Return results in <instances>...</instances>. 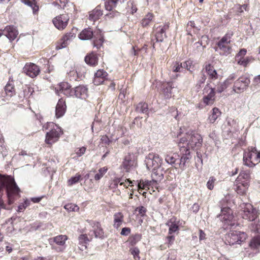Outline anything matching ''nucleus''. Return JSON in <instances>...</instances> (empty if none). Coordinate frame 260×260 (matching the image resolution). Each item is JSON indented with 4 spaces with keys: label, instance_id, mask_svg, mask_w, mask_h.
<instances>
[{
    "label": "nucleus",
    "instance_id": "nucleus-1",
    "mask_svg": "<svg viewBox=\"0 0 260 260\" xmlns=\"http://www.w3.org/2000/svg\"><path fill=\"white\" fill-rule=\"evenodd\" d=\"M4 188L6 189L9 203L12 204L14 202V197L19 196L20 189L13 178L0 174V190Z\"/></svg>",
    "mask_w": 260,
    "mask_h": 260
},
{
    "label": "nucleus",
    "instance_id": "nucleus-2",
    "mask_svg": "<svg viewBox=\"0 0 260 260\" xmlns=\"http://www.w3.org/2000/svg\"><path fill=\"white\" fill-rule=\"evenodd\" d=\"M202 141V137L199 134L194 132H188L180 139L178 146L186 147L189 150L190 149L201 147Z\"/></svg>",
    "mask_w": 260,
    "mask_h": 260
},
{
    "label": "nucleus",
    "instance_id": "nucleus-3",
    "mask_svg": "<svg viewBox=\"0 0 260 260\" xmlns=\"http://www.w3.org/2000/svg\"><path fill=\"white\" fill-rule=\"evenodd\" d=\"M43 128L49 129L46 134L45 143L49 145H52L58 141L60 137L63 134L61 127L53 122H47L44 124Z\"/></svg>",
    "mask_w": 260,
    "mask_h": 260
},
{
    "label": "nucleus",
    "instance_id": "nucleus-4",
    "mask_svg": "<svg viewBox=\"0 0 260 260\" xmlns=\"http://www.w3.org/2000/svg\"><path fill=\"white\" fill-rule=\"evenodd\" d=\"M71 86L67 83H63L59 86L61 93L67 95H74L76 98L85 99L88 95V89L84 85H79L73 89H70Z\"/></svg>",
    "mask_w": 260,
    "mask_h": 260
},
{
    "label": "nucleus",
    "instance_id": "nucleus-5",
    "mask_svg": "<svg viewBox=\"0 0 260 260\" xmlns=\"http://www.w3.org/2000/svg\"><path fill=\"white\" fill-rule=\"evenodd\" d=\"M243 160L245 166L254 167L260 162V151L255 147H249L244 152Z\"/></svg>",
    "mask_w": 260,
    "mask_h": 260
},
{
    "label": "nucleus",
    "instance_id": "nucleus-6",
    "mask_svg": "<svg viewBox=\"0 0 260 260\" xmlns=\"http://www.w3.org/2000/svg\"><path fill=\"white\" fill-rule=\"evenodd\" d=\"M242 217L249 221L255 220L258 216V211L249 203H243L241 205Z\"/></svg>",
    "mask_w": 260,
    "mask_h": 260
},
{
    "label": "nucleus",
    "instance_id": "nucleus-7",
    "mask_svg": "<svg viewBox=\"0 0 260 260\" xmlns=\"http://www.w3.org/2000/svg\"><path fill=\"white\" fill-rule=\"evenodd\" d=\"M247 238L246 234L240 231H232L225 236V240L229 245L235 244H240L244 242Z\"/></svg>",
    "mask_w": 260,
    "mask_h": 260
},
{
    "label": "nucleus",
    "instance_id": "nucleus-8",
    "mask_svg": "<svg viewBox=\"0 0 260 260\" xmlns=\"http://www.w3.org/2000/svg\"><path fill=\"white\" fill-rule=\"evenodd\" d=\"M145 161L147 169L153 170L160 167L162 159L157 154L150 153L146 157Z\"/></svg>",
    "mask_w": 260,
    "mask_h": 260
},
{
    "label": "nucleus",
    "instance_id": "nucleus-9",
    "mask_svg": "<svg viewBox=\"0 0 260 260\" xmlns=\"http://www.w3.org/2000/svg\"><path fill=\"white\" fill-rule=\"evenodd\" d=\"M92 226V230L90 231L88 234L90 239H92L93 237L96 238L103 239L105 237V235L103 230L101 226V224L98 222L93 221H87Z\"/></svg>",
    "mask_w": 260,
    "mask_h": 260
},
{
    "label": "nucleus",
    "instance_id": "nucleus-10",
    "mask_svg": "<svg viewBox=\"0 0 260 260\" xmlns=\"http://www.w3.org/2000/svg\"><path fill=\"white\" fill-rule=\"evenodd\" d=\"M250 84V80L246 77H241L234 83L233 90L237 93L243 92Z\"/></svg>",
    "mask_w": 260,
    "mask_h": 260
},
{
    "label": "nucleus",
    "instance_id": "nucleus-11",
    "mask_svg": "<svg viewBox=\"0 0 260 260\" xmlns=\"http://www.w3.org/2000/svg\"><path fill=\"white\" fill-rule=\"evenodd\" d=\"M203 93L205 94L203 99L204 104L206 106L212 105L215 100L214 89L209 85H207L204 89Z\"/></svg>",
    "mask_w": 260,
    "mask_h": 260
},
{
    "label": "nucleus",
    "instance_id": "nucleus-12",
    "mask_svg": "<svg viewBox=\"0 0 260 260\" xmlns=\"http://www.w3.org/2000/svg\"><path fill=\"white\" fill-rule=\"evenodd\" d=\"M69 16L67 14H63L54 18L52 21L54 26L59 30L63 29L68 25Z\"/></svg>",
    "mask_w": 260,
    "mask_h": 260
},
{
    "label": "nucleus",
    "instance_id": "nucleus-13",
    "mask_svg": "<svg viewBox=\"0 0 260 260\" xmlns=\"http://www.w3.org/2000/svg\"><path fill=\"white\" fill-rule=\"evenodd\" d=\"M219 219L225 224H231L230 223L234 218L233 211L229 207H224L221 209V213L218 216Z\"/></svg>",
    "mask_w": 260,
    "mask_h": 260
},
{
    "label": "nucleus",
    "instance_id": "nucleus-14",
    "mask_svg": "<svg viewBox=\"0 0 260 260\" xmlns=\"http://www.w3.org/2000/svg\"><path fill=\"white\" fill-rule=\"evenodd\" d=\"M180 148V151L182 156H181L180 159V168L182 170H184L186 167V164H188L189 161V159L191 158V156L190 154V151L188 150V148L186 147H179Z\"/></svg>",
    "mask_w": 260,
    "mask_h": 260
},
{
    "label": "nucleus",
    "instance_id": "nucleus-15",
    "mask_svg": "<svg viewBox=\"0 0 260 260\" xmlns=\"http://www.w3.org/2000/svg\"><path fill=\"white\" fill-rule=\"evenodd\" d=\"M23 71L26 75L34 78L36 77L40 73V68L36 64L30 63L25 64Z\"/></svg>",
    "mask_w": 260,
    "mask_h": 260
},
{
    "label": "nucleus",
    "instance_id": "nucleus-16",
    "mask_svg": "<svg viewBox=\"0 0 260 260\" xmlns=\"http://www.w3.org/2000/svg\"><path fill=\"white\" fill-rule=\"evenodd\" d=\"M176 87V85L173 82H168L163 84L161 92L165 98L167 99H170L173 93L172 90Z\"/></svg>",
    "mask_w": 260,
    "mask_h": 260
},
{
    "label": "nucleus",
    "instance_id": "nucleus-17",
    "mask_svg": "<svg viewBox=\"0 0 260 260\" xmlns=\"http://www.w3.org/2000/svg\"><path fill=\"white\" fill-rule=\"evenodd\" d=\"M66 110V105L65 101L62 99H60L59 100L57 105L56 106L55 110V115L56 117L58 118L62 116Z\"/></svg>",
    "mask_w": 260,
    "mask_h": 260
},
{
    "label": "nucleus",
    "instance_id": "nucleus-18",
    "mask_svg": "<svg viewBox=\"0 0 260 260\" xmlns=\"http://www.w3.org/2000/svg\"><path fill=\"white\" fill-rule=\"evenodd\" d=\"M169 27L168 24H165L162 27H159L157 28V30L155 35V39L156 42H162L166 37V31Z\"/></svg>",
    "mask_w": 260,
    "mask_h": 260
},
{
    "label": "nucleus",
    "instance_id": "nucleus-19",
    "mask_svg": "<svg viewBox=\"0 0 260 260\" xmlns=\"http://www.w3.org/2000/svg\"><path fill=\"white\" fill-rule=\"evenodd\" d=\"M235 185L236 186L235 190L238 194H244L246 193L247 189L248 187V182L246 181L244 182H235Z\"/></svg>",
    "mask_w": 260,
    "mask_h": 260
},
{
    "label": "nucleus",
    "instance_id": "nucleus-20",
    "mask_svg": "<svg viewBox=\"0 0 260 260\" xmlns=\"http://www.w3.org/2000/svg\"><path fill=\"white\" fill-rule=\"evenodd\" d=\"M166 225L169 226V234L171 235L172 233H175L179 230L178 222L176 221V218L174 217L171 218L166 223Z\"/></svg>",
    "mask_w": 260,
    "mask_h": 260
},
{
    "label": "nucleus",
    "instance_id": "nucleus-21",
    "mask_svg": "<svg viewBox=\"0 0 260 260\" xmlns=\"http://www.w3.org/2000/svg\"><path fill=\"white\" fill-rule=\"evenodd\" d=\"M92 239H90V237L88 238L86 234H81L78 237L79 249L83 251L87 248L86 244L89 242Z\"/></svg>",
    "mask_w": 260,
    "mask_h": 260
},
{
    "label": "nucleus",
    "instance_id": "nucleus-22",
    "mask_svg": "<svg viewBox=\"0 0 260 260\" xmlns=\"http://www.w3.org/2000/svg\"><path fill=\"white\" fill-rule=\"evenodd\" d=\"M218 48L216 51H219L220 54L222 55H227L231 53V48L229 44L218 43Z\"/></svg>",
    "mask_w": 260,
    "mask_h": 260
},
{
    "label": "nucleus",
    "instance_id": "nucleus-23",
    "mask_svg": "<svg viewBox=\"0 0 260 260\" xmlns=\"http://www.w3.org/2000/svg\"><path fill=\"white\" fill-rule=\"evenodd\" d=\"M93 36V32L90 28H85L79 35V38L82 40L91 39Z\"/></svg>",
    "mask_w": 260,
    "mask_h": 260
},
{
    "label": "nucleus",
    "instance_id": "nucleus-24",
    "mask_svg": "<svg viewBox=\"0 0 260 260\" xmlns=\"http://www.w3.org/2000/svg\"><path fill=\"white\" fill-rule=\"evenodd\" d=\"M98 57L96 54L91 53L85 57V61L86 63L91 66H95L98 64Z\"/></svg>",
    "mask_w": 260,
    "mask_h": 260
},
{
    "label": "nucleus",
    "instance_id": "nucleus-25",
    "mask_svg": "<svg viewBox=\"0 0 260 260\" xmlns=\"http://www.w3.org/2000/svg\"><path fill=\"white\" fill-rule=\"evenodd\" d=\"M75 37V35L72 32L67 33L63 37L60 46H57V49H61L65 48L68 44V41L71 40L73 38Z\"/></svg>",
    "mask_w": 260,
    "mask_h": 260
},
{
    "label": "nucleus",
    "instance_id": "nucleus-26",
    "mask_svg": "<svg viewBox=\"0 0 260 260\" xmlns=\"http://www.w3.org/2000/svg\"><path fill=\"white\" fill-rule=\"evenodd\" d=\"M68 240V237L66 235H60L54 237L50 240V242L52 240L57 245L63 246L66 241Z\"/></svg>",
    "mask_w": 260,
    "mask_h": 260
},
{
    "label": "nucleus",
    "instance_id": "nucleus-27",
    "mask_svg": "<svg viewBox=\"0 0 260 260\" xmlns=\"http://www.w3.org/2000/svg\"><path fill=\"white\" fill-rule=\"evenodd\" d=\"M103 14L102 11L101 9L96 7L93 11L90 12L89 16V20L95 21V20L99 19L100 17L102 16Z\"/></svg>",
    "mask_w": 260,
    "mask_h": 260
},
{
    "label": "nucleus",
    "instance_id": "nucleus-28",
    "mask_svg": "<svg viewBox=\"0 0 260 260\" xmlns=\"http://www.w3.org/2000/svg\"><path fill=\"white\" fill-rule=\"evenodd\" d=\"M205 70L209 76L210 78L212 79H216L217 74L216 70L210 64H206L205 66Z\"/></svg>",
    "mask_w": 260,
    "mask_h": 260
},
{
    "label": "nucleus",
    "instance_id": "nucleus-29",
    "mask_svg": "<svg viewBox=\"0 0 260 260\" xmlns=\"http://www.w3.org/2000/svg\"><path fill=\"white\" fill-rule=\"evenodd\" d=\"M134 162L131 159L129 156H126L123 161L122 166L126 172H128L131 168L133 166Z\"/></svg>",
    "mask_w": 260,
    "mask_h": 260
},
{
    "label": "nucleus",
    "instance_id": "nucleus-30",
    "mask_svg": "<svg viewBox=\"0 0 260 260\" xmlns=\"http://www.w3.org/2000/svg\"><path fill=\"white\" fill-rule=\"evenodd\" d=\"M221 112L217 108H214L212 109V113L209 117V120L210 122L213 123L217 118L220 115Z\"/></svg>",
    "mask_w": 260,
    "mask_h": 260
},
{
    "label": "nucleus",
    "instance_id": "nucleus-31",
    "mask_svg": "<svg viewBox=\"0 0 260 260\" xmlns=\"http://www.w3.org/2000/svg\"><path fill=\"white\" fill-rule=\"evenodd\" d=\"M136 110L138 112L147 114L148 112V105L145 103H140L137 105Z\"/></svg>",
    "mask_w": 260,
    "mask_h": 260
},
{
    "label": "nucleus",
    "instance_id": "nucleus-32",
    "mask_svg": "<svg viewBox=\"0 0 260 260\" xmlns=\"http://www.w3.org/2000/svg\"><path fill=\"white\" fill-rule=\"evenodd\" d=\"M250 178V175L249 173L246 171H243L240 173L238 177L237 178L236 182H244L246 181L248 182V179Z\"/></svg>",
    "mask_w": 260,
    "mask_h": 260
},
{
    "label": "nucleus",
    "instance_id": "nucleus-33",
    "mask_svg": "<svg viewBox=\"0 0 260 260\" xmlns=\"http://www.w3.org/2000/svg\"><path fill=\"white\" fill-rule=\"evenodd\" d=\"M6 94L10 96H12L15 93L14 85L12 83L9 82L5 87Z\"/></svg>",
    "mask_w": 260,
    "mask_h": 260
},
{
    "label": "nucleus",
    "instance_id": "nucleus-34",
    "mask_svg": "<svg viewBox=\"0 0 260 260\" xmlns=\"http://www.w3.org/2000/svg\"><path fill=\"white\" fill-rule=\"evenodd\" d=\"M156 169L152 170V173L151 174V177L153 179V181L157 183V182L161 181L163 178V175L162 173H158Z\"/></svg>",
    "mask_w": 260,
    "mask_h": 260
},
{
    "label": "nucleus",
    "instance_id": "nucleus-35",
    "mask_svg": "<svg viewBox=\"0 0 260 260\" xmlns=\"http://www.w3.org/2000/svg\"><path fill=\"white\" fill-rule=\"evenodd\" d=\"M253 60V58L250 56H247L243 57L241 59H238V60L236 61L238 64L242 66L243 67H246L250 62Z\"/></svg>",
    "mask_w": 260,
    "mask_h": 260
},
{
    "label": "nucleus",
    "instance_id": "nucleus-36",
    "mask_svg": "<svg viewBox=\"0 0 260 260\" xmlns=\"http://www.w3.org/2000/svg\"><path fill=\"white\" fill-rule=\"evenodd\" d=\"M179 155L177 153L168 154L166 157L165 160L168 164H173L175 162L176 160L179 158Z\"/></svg>",
    "mask_w": 260,
    "mask_h": 260
},
{
    "label": "nucleus",
    "instance_id": "nucleus-37",
    "mask_svg": "<svg viewBox=\"0 0 260 260\" xmlns=\"http://www.w3.org/2000/svg\"><path fill=\"white\" fill-rule=\"evenodd\" d=\"M233 35L232 31L228 32L220 40L218 43L221 44H230L231 39Z\"/></svg>",
    "mask_w": 260,
    "mask_h": 260
},
{
    "label": "nucleus",
    "instance_id": "nucleus-38",
    "mask_svg": "<svg viewBox=\"0 0 260 260\" xmlns=\"http://www.w3.org/2000/svg\"><path fill=\"white\" fill-rule=\"evenodd\" d=\"M249 246L253 249L260 246V236L253 238L249 243Z\"/></svg>",
    "mask_w": 260,
    "mask_h": 260
},
{
    "label": "nucleus",
    "instance_id": "nucleus-39",
    "mask_svg": "<svg viewBox=\"0 0 260 260\" xmlns=\"http://www.w3.org/2000/svg\"><path fill=\"white\" fill-rule=\"evenodd\" d=\"M153 15L151 13L147 14L145 17L142 20L141 24L143 26H147L152 20Z\"/></svg>",
    "mask_w": 260,
    "mask_h": 260
},
{
    "label": "nucleus",
    "instance_id": "nucleus-40",
    "mask_svg": "<svg viewBox=\"0 0 260 260\" xmlns=\"http://www.w3.org/2000/svg\"><path fill=\"white\" fill-rule=\"evenodd\" d=\"M24 3L31 8L34 14L38 12L39 7L36 5L35 0H24Z\"/></svg>",
    "mask_w": 260,
    "mask_h": 260
},
{
    "label": "nucleus",
    "instance_id": "nucleus-41",
    "mask_svg": "<svg viewBox=\"0 0 260 260\" xmlns=\"http://www.w3.org/2000/svg\"><path fill=\"white\" fill-rule=\"evenodd\" d=\"M123 180L124 179H122V178H116V179H115V181H114V182H115V186L116 185H117V184L118 183L120 184V185H123V186L124 187H127V185L128 184V185H129L130 184L132 183L133 182L131 181V180H129V179H127V181H126V180H125V182H123ZM116 191L115 190V192Z\"/></svg>",
    "mask_w": 260,
    "mask_h": 260
},
{
    "label": "nucleus",
    "instance_id": "nucleus-42",
    "mask_svg": "<svg viewBox=\"0 0 260 260\" xmlns=\"http://www.w3.org/2000/svg\"><path fill=\"white\" fill-rule=\"evenodd\" d=\"M108 169L106 167L100 168L98 172L94 176V179L96 181L100 180L107 172Z\"/></svg>",
    "mask_w": 260,
    "mask_h": 260
},
{
    "label": "nucleus",
    "instance_id": "nucleus-43",
    "mask_svg": "<svg viewBox=\"0 0 260 260\" xmlns=\"http://www.w3.org/2000/svg\"><path fill=\"white\" fill-rule=\"evenodd\" d=\"M228 86L229 85L225 81H224L222 83H219L216 85V91L219 93H221L224 91V90L225 89L228 87Z\"/></svg>",
    "mask_w": 260,
    "mask_h": 260
},
{
    "label": "nucleus",
    "instance_id": "nucleus-44",
    "mask_svg": "<svg viewBox=\"0 0 260 260\" xmlns=\"http://www.w3.org/2000/svg\"><path fill=\"white\" fill-rule=\"evenodd\" d=\"M64 208L69 212L77 211L79 209V208L76 205L72 203L66 204Z\"/></svg>",
    "mask_w": 260,
    "mask_h": 260
},
{
    "label": "nucleus",
    "instance_id": "nucleus-45",
    "mask_svg": "<svg viewBox=\"0 0 260 260\" xmlns=\"http://www.w3.org/2000/svg\"><path fill=\"white\" fill-rule=\"evenodd\" d=\"M123 221V216L121 213L118 212L115 214V223L117 222V225L119 226L120 224Z\"/></svg>",
    "mask_w": 260,
    "mask_h": 260
},
{
    "label": "nucleus",
    "instance_id": "nucleus-46",
    "mask_svg": "<svg viewBox=\"0 0 260 260\" xmlns=\"http://www.w3.org/2000/svg\"><path fill=\"white\" fill-rule=\"evenodd\" d=\"M80 178L81 176L77 174L75 176L71 177L68 180V185L71 186L77 183L80 180Z\"/></svg>",
    "mask_w": 260,
    "mask_h": 260
},
{
    "label": "nucleus",
    "instance_id": "nucleus-47",
    "mask_svg": "<svg viewBox=\"0 0 260 260\" xmlns=\"http://www.w3.org/2000/svg\"><path fill=\"white\" fill-rule=\"evenodd\" d=\"M183 68L182 63L176 62L173 64L172 70L174 72H181V69Z\"/></svg>",
    "mask_w": 260,
    "mask_h": 260
},
{
    "label": "nucleus",
    "instance_id": "nucleus-48",
    "mask_svg": "<svg viewBox=\"0 0 260 260\" xmlns=\"http://www.w3.org/2000/svg\"><path fill=\"white\" fill-rule=\"evenodd\" d=\"M103 43V38L100 36L98 39L94 40L93 42L94 47H96L97 49L100 48L102 46Z\"/></svg>",
    "mask_w": 260,
    "mask_h": 260
},
{
    "label": "nucleus",
    "instance_id": "nucleus-49",
    "mask_svg": "<svg viewBox=\"0 0 260 260\" xmlns=\"http://www.w3.org/2000/svg\"><path fill=\"white\" fill-rule=\"evenodd\" d=\"M107 75L108 74L107 72L104 71L103 70H99L94 74V76H96V77H101L103 79H105Z\"/></svg>",
    "mask_w": 260,
    "mask_h": 260
},
{
    "label": "nucleus",
    "instance_id": "nucleus-50",
    "mask_svg": "<svg viewBox=\"0 0 260 260\" xmlns=\"http://www.w3.org/2000/svg\"><path fill=\"white\" fill-rule=\"evenodd\" d=\"M192 61L190 60H187L182 64L183 67L186 69L190 72H192L193 70V67L192 66Z\"/></svg>",
    "mask_w": 260,
    "mask_h": 260
},
{
    "label": "nucleus",
    "instance_id": "nucleus-51",
    "mask_svg": "<svg viewBox=\"0 0 260 260\" xmlns=\"http://www.w3.org/2000/svg\"><path fill=\"white\" fill-rule=\"evenodd\" d=\"M215 181L216 179L213 177H210L206 184L207 188L209 190H212L213 189L214 184Z\"/></svg>",
    "mask_w": 260,
    "mask_h": 260
},
{
    "label": "nucleus",
    "instance_id": "nucleus-52",
    "mask_svg": "<svg viewBox=\"0 0 260 260\" xmlns=\"http://www.w3.org/2000/svg\"><path fill=\"white\" fill-rule=\"evenodd\" d=\"M114 6V0H109L105 2V7L106 10L110 11L112 10Z\"/></svg>",
    "mask_w": 260,
    "mask_h": 260
},
{
    "label": "nucleus",
    "instance_id": "nucleus-53",
    "mask_svg": "<svg viewBox=\"0 0 260 260\" xmlns=\"http://www.w3.org/2000/svg\"><path fill=\"white\" fill-rule=\"evenodd\" d=\"M247 52V50L245 49H242L240 50L239 53L236 55L235 57L236 61L238 60V59H241L242 58L244 57V56L246 55Z\"/></svg>",
    "mask_w": 260,
    "mask_h": 260
},
{
    "label": "nucleus",
    "instance_id": "nucleus-54",
    "mask_svg": "<svg viewBox=\"0 0 260 260\" xmlns=\"http://www.w3.org/2000/svg\"><path fill=\"white\" fill-rule=\"evenodd\" d=\"M135 211L136 212H138L139 214H140L141 216H144L146 214L147 210L144 207L140 206L137 207Z\"/></svg>",
    "mask_w": 260,
    "mask_h": 260
},
{
    "label": "nucleus",
    "instance_id": "nucleus-55",
    "mask_svg": "<svg viewBox=\"0 0 260 260\" xmlns=\"http://www.w3.org/2000/svg\"><path fill=\"white\" fill-rule=\"evenodd\" d=\"M157 184V183H155V182L153 181V179L152 178V180L150 181L145 180L144 181L143 187L147 186V188L149 189L150 186L156 185Z\"/></svg>",
    "mask_w": 260,
    "mask_h": 260
},
{
    "label": "nucleus",
    "instance_id": "nucleus-56",
    "mask_svg": "<svg viewBox=\"0 0 260 260\" xmlns=\"http://www.w3.org/2000/svg\"><path fill=\"white\" fill-rule=\"evenodd\" d=\"M139 252H140L139 250L137 248H134V249H133L132 250L131 253L133 255L134 258L136 260L139 259V258H140L139 256Z\"/></svg>",
    "mask_w": 260,
    "mask_h": 260
},
{
    "label": "nucleus",
    "instance_id": "nucleus-57",
    "mask_svg": "<svg viewBox=\"0 0 260 260\" xmlns=\"http://www.w3.org/2000/svg\"><path fill=\"white\" fill-rule=\"evenodd\" d=\"M104 80H105V79H103V78H101V77L99 78L98 77H96V76H94V79L93 80V82L94 85H99L102 84L104 82Z\"/></svg>",
    "mask_w": 260,
    "mask_h": 260
},
{
    "label": "nucleus",
    "instance_id": "nucleus-58",
    "mask_svg": "<svg viewBox=\"0 0 260 260\" xmlns=\"http://www.w3.org/2000/svg\"><path fill=\"white\" fill-rule=\"evenodd\" d=\"M31 89L29 87L25 85L23 89V97L24 98L28 96L29 93H30L31 94Z\"/></svg>",
    "mask_w": 260,
    "mask_h": 260
},
{
    "label": "nucleus",
    "instance_id": "nucleus-59",
    "mask_svg": "<svg viewBox=\"0 0 260 260\" xmlns=\"http://www.w3.org/2000/svg\"><path fill=\"white\" fill-rule=\"evenodd\" d=\"M166 239L167 240L168 247H169L173 244L175 240V237L174 236H168L167 237Z\"/></svg>",
    "mask_w": 260,
    "mask_h": 260
},
{
    "label": "nucleus",
    "instance_id": "nucleus-60",
    "mask_svg": "<svg viewBox=\"0 0 260 260\" xmlns=\"http://www.w3.org/2000/svg\"><path fill=\"white\" fill-rule=\"evenodd\" d=\"M131 233V229L129 228H123L122 229L120 234L122 236H128Z\"/></svg>",
    "mask_w": 260,
    "mask_h": 260
},
{
    "label": "nucleus",
    "instance_id": "nucleus-61",
    "mask_svg": "<svg viewBox=\"0 0 260 260\" xmlns=\"http://www.w3.org/2000/svg\"><path fill=\"white\" fill-rule=\"evenodd\" d=\"M253 85L255 86H260V74L254 78L253 80Z\"/></svg>",
    "mask_w": 260,
    "mask_h": 260
},
{
    "label": "nucleus",
    "instance_id": "nucleus-62",
    "mask_svg": "<svg viewBox=\"0 0 260 260\" xmlns=\"http://www.w3.org/2000/svg\"><path fill=\"white\" fill-rule=\"evenodd\" d=\"M86 149V147H82L81 148H79L76 151V153L78 156H81L85 153Z\"/></svg>",
    "mask_w": 260,
    "mask_h": 260
},
{
    "label": "nucleus",
    "instance_id": "nucleus-63",
    "mask_svg": "<svg viewBox=\"0 0 260 260\" xmlns=\"http://www.w3.org/2000/svg\"><path fill=\"white\" fill-rule=\"evenodd\" d=\"M208 38L207 36H203L200 44L205 46L206 44H208Z\"/></svg>",
    "mask_w": 260,
    "mask_h": 260
},
{
    "label": "nucleus",
    "instance_id": "nucleus-64",
    "mask_svg": "<svg viewBox=\"0 0 260 260\" xmlns=\"http://www.w3.org/2000/svg\"><path fill=\"white\" fill-rule=\"evenodd\" d=\"M235 75L234 74H232L227 78L225 81L229 85L232 84V81L235 79Z\"/></svg>",
    "mask_w": 260,
    "mask_h": 260
}]
</instances>
